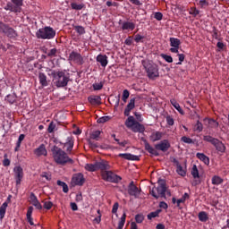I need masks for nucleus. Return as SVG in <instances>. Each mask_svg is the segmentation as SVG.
<instances>
[{"mask_svg": "<svg viewBox=\"0 0 229 229\" xmlns=\"http://www.w3.org/2000/svg\"><path fill=\"white\" fill-rule=\"evenodd\" d=\"M199 5L200 8H205V6H208V2L207 0H199Z\"/></svg>", "mask_w": 229, "mask_h": 229, "instance_id": "nucleus-64", "label": "nucleus"}, {"mask_svg": "<svg viewBox=\"0 0 229 229\" xmlns=\"http://www.w3.org/2000/svg\"><path fill=\"white\" fill-rule=\"evenodd\" d=\"M213 146L216 148V151H219V153H225V151H226V147H225V144L218 139H216Z\"/></svg>", "mask_w": 229, "mask_h": 229, "instance_id": "nucleus-23", "label": "nucleus"}, {"mask_svg": "<svg viewBox=\"0 0 229 229\" xmlns=\"http://www.w3.org/2000/svg\"><path fill=\"white\" fill-rule=\"evenodd\" d=\"M55 128H56V124L55 123V122H51L47 128L48 133H53V131H55Z\"/></svg>", "mask_w": 229, "mask_h": 229, "instance_id": "nucleus-56", "label": "nucleus"}, {"mask_svg": "<svg viewBox=\"0 0 229 229\" xmlns=\"http://www.w3.org/2000/svg\"><path fill=\"white\" fill-rule=\"evenodd\" d=\"M12 201V195H9L7 197V199L5 202H4L0 207V219L3 221L4 219V216L6 215V208H8V203Z\"/></svg>", "mask_w": 229, "mask_h": 229, "instance_id": "nucleus-14", "label": "nucleus"}, {"mask_svg": "<svg viewBox=\"0 0 229 229\" xmlns=\"http://www.w3.org/2000/svg\"><path fill=\"white\" fill-rule=\"evenodd\" d=\"M217 139L210 136V135H206L203 137V140H205L206 142H210V144H213L216 142Z\"/></svg>", "mask_w": 229, "mask_h": 229, "instance_id": "nucleus-46", "label": "nucleus"}, {"mask_svg": "<svg viewBox=\"0 0 229 229\" xmlns=\"http://www.w3.org/2000/svg\"><path fill=\"white\" fill-rule=\"evenodd\" d=\"M180 44H182V42H180V39L176 38H170L171 47H180Z\"/></svg>", "mask_w": 229, "mask_h": 229, "instance_id": "nucleus-37", "label": "nucleus"}, {"mask_svg": "<svg viewBox=\"0 0 229 229\" xmlns=\"http://www.w3.org/2000/svg\"><path fill=\"white\" fill-rule=\"evenodd\" d=\"M102 180L105 182H110L111 183H119L123 178L121 176L114 174L112 171H104L101 173Z\"/></svg>", "mask_w": 229, "mask_h": 229, "instance_id": "nucleus-8", "label": "nucleus"}, {"mask_svg": "<svg viewBox=\"0 0 229 229\" xmlns=\"http://www.w3.org/2000/svg\"><path fill=\"white\" fill-rule=\"evenodd\" d=\"M34 155H36V157H47V149H46V145L41 144L38 148H37L34 150Z\"/></svg>", "mask_w": 229, "mask_h": 229, "instance_id": "nucleus-18", "label": "nucleus"}, {"mask_svg": "<svg viewBox=\"0 0 229 229\" xmlns=\"http://www.w3.org/2000/svg\"><path fill=\"white\" fill-rule=\"evenodd\" d=\"M71 7L72 10H83V4H78L76 3H72Z\"/></svg>", "mask_w": 229, "mask_h": 229, "instance_id": "nucleus-57", "label": "nucleus"}, {"mask_svg": "<svg viewBox=\"0 0 229 229\" xmlns=\"http://www.w3.org/2000/svg\"><path fill=\"white\" fill-rule=\"evenodd\" d=\"M125 126L130 128L134 133H144L146 127H144L140 123L135 121L133 116H129L125 121Z\"/></svg>", "mask_w": 229, "mask_h": 229, "instance_id": "nucleus-4", "label": "nucleus"}, {"mask_svg": "<svg viewBox=\"0 0 229 229\" xmlns=\"http://www.w3.org/2000/svg\"><path fill=\"white\" fill-rule=\"evenodd\" d=\"M182 142H184V144H193L194 141L192 140V139L187 137V136H182L181 138Z\"/></svg>", "mask_w": 229, "mask_h": 229, "instance_id": "nucleus-49", "label": "nucleus"}, {"mask_svg": "<svg viewBox=\"0 0 229 229\" xmlns=\"http://www.w3.org/2000/svg\"><path fill=\"white\" fill-rule=\"evenodd\" d=\"M107 121H110V116H102L98 119L97 123L99 124H103L105 123H107Z\"/></svg>", "mask_w": 229, "mask_h": 229, "instance_id": "nucleus-51", "label": "nucleus"}, {"mask_svg": "<svg viewBox=\"0 0 229 229\" xmlns=\"http://www.w3.org/2000/svg\"><path fill=\"white\" fill-rule=\"evenodd\" d=\"M142 65L148 76L149 80H155V78H158L160 73L158 72V65L149 61H142Z\"/></svg>", "mask_w": 229, "mask_h": 229, "instance_id": "nucleus-3", "label": "nucleus"}, {"mask_svg": "<svg viewBox=\"0 0 229 229\" xmlns=\"http://www.w3.org/2000/svg\"><path fill=\"white\" fill-rule=\"evenodd\" d=\"M199 219L202 223H207V221H208V216H207V213L205 211H201L199 213Z\"/></svg>", "mask_w": 229, "mask_h": 229, "instance_id": "nucleus-39", "label": "nucleus"}, {"mask_svg": "<svg viewBox=\"0 0 229 229\" xmlns=\"http://www.w3.org/2000/svg\"><path fill=\"white\" fill-rule=\"evenodd\" d=\"M103 82H96L93 84V90H101L103 89Z\"/></svg>", "mask_w": 229, "mask_h": 229, "instance_id": "nucleus-55", "label": "nucleus"}, {"mask_svg": "<svg viewBox=\"0 0 229 229\" xmlns=\"http://www.w3.org/2000/svg\"><path fill=\"white\" fill-rule=\"evenodd\" d=\"M155 148L157 151H163V153H165V151H169V148H171V143L168 140H163L159 143L156 144Z\"/></svg>", "mask_w": 229, "mask_h": 229, "instance_id": "nucleus-12", "label": "nucleus"}, {"mask_svg": "<svg viewBox=\"0 0 229 229\" xmlns=\"http://www.w3.org/2000/svg\"><path fill=\"white\" fill-rule=\"evenodd\" d=\"M211 182L213 185H221L224 180L223 178L219 177V175H215L212 177Z\"/></svg>", "mask_w": 229, "mask_h": 229, "instance_id": "nucleus-36", "label": "nucleus"}, {"mask_svg": "<svg viewBox=\"0 0 229 229\" xmlns=\"http://www.w3.org/2000/svg\"><path fill=\"white\" fill-rule=\"evenodd\" d=\"M128 194L133 196V198H139V196H140V190H139L133 181L128 185Z\"/></svg>", "mask_w": 229, "mask_h": 229, "instance_id": "nucleus-11", "label": "nucleus"}, {"mask_svg": "<svg viewBox=\"0 0 229 229\" xmlns=\"http://www.w3.org/2000/svg\"><path fill=\"white\" fill-rule=\"evenodd\" d=\"M56 53H58V49L52 48L49 52L47 53V56H49V58H53V57L56 56Z\"/></svg>", "mask_w": 229, "mask_h": 229, "instance_id": "nucleus-50", "label": "nucleus"}, {"mask_svg": "<svg viewBox=\"0 0 229 229\" xmlns=\"http://www.w3.org/2000/svg\"><path fill=\"white\" fill-rule=\"evenodd\" d=\"M99 135H101V131H95L90 134V139H92L93 140H98V139H99Z\"/></svg>", "mask_w": 229, "mask_h": 229, "instance_id": "nucleus-48", "label": "nucleus"}, {"mask_svg": "<svg viewBox=\"0 0 229 229\" xmlns=\"http://www.w3.org/2000/svg\"><path fill=\"white\" fill-rule=\"evenodd\" d=\"M171 105L174 106V108H175V110H177V112H179V114H181L182 115H183L185 114V112H183V109H182V107L180 106V104H178V102H176V100L173 99L171 100Z\"/></svg>", "mask_w": 229, "mask_h": 229, "instance_id": "nucleus-33", "label": "nucleus"}, {"mask_svg": "<svg viewBox=\"0 0 229 229\" xmlns=\"http://www.w3.org/2000/svg\"><path fill=\"white\" fill-rule=\"evenodd\" d=\"M24 4V0H11L4 7L6 12H12L13 13H21L22 12V5Z\"/></svg>", "mask_w": 229, "mask_h": 229, "instance_id": "nucleus-6", "label": "nucleus"}, {"mask_svg": "<svg viewBox=\"0 0 229 229\" xmlns=\"http://www.w3.org/2000/svg\"><path fill=\"white\" fill-rule=\"evenodd\" d=\"M52 155L54 162H55L57 165H67V164H74V160H72V158L69 157L67 152H65L59 147L54 146V148H52Z\"/></svg>", "mask_w": 229, "mask_h": 229, "instance_id": "nucleus-2", "label": "nucleus"}, {"mask_svg": "<svg viewBox=\"0 0 229 229\" xmlns=\"http://www.w3.org/2000/svg\"><path fill=\"white\" fill-rule=\"evenodd\" d=\"M193 130L194 131H198L199 133H201V131H203V123H201V122L199 121H197Z\"/></svg>", "mask_w": 229, "mask_h": 229, "instance_id": "nucleus-41", "label": "nucleus"}, {"mask_svg": "<svg viewBox=\"0 0 229 229\" xmlns=\"http://www.w3.org/2000/svg\"><path fill=\"white\" fill-rule=\"evenodd\" d=\"M57 185H59V187H63V192H64L65 194H67V192H69V186L67 185V183L58 180Z\"/></svg>", "mask_w": 229, "mask_h": 229, "instance_id": "nucleus-38", "label": "nucleus"}, {"mask_svg": "<svg viewBox=\"0 0 229 229\" xmlns=\"http://www.w3.org/2000/svg\"><path fill=\"white\" fill-rule=\"evenodd\" d=\"M49 76L53 78V83L57 87V89H62L64 87H67L69 85V81H71V75L69 72L65 71H51Z\"/></svg>", "mask_w": 229, "mask_h": 229, "instance_id": "nucleus-1", "label": "nucleus"}, {"mask_svg": "<svg viewBox=\"0 0 229 229\" xmlns=\"http://www.w3.org/2000/svg\"><path fill=\"white\" fill-rule=\"evenodd\" d=\"M64 148H66V153H71L72 148H74V139L72 137H68L66 142L64 144Z\"/></svg>", "mask_w": 229, "mask_h": 229, "instance_id": "nucleus-19", "label": "nucleus"}, {"mask_svg": "<svg viewBox=\"0 0 229 229\" xmlns=\"http://www.w3.org/2000/svg\"><path fill=\"white\" fill-rule=\"evenodd\" d=\"M162 212V209H157L154 212H151L148 215V219H153L155 217H158V215Z\"/></svg>", "mask_w": 229, "mask_h": 229, "instance_id": "nucleus-45", "label": "nucleus"}, {"mask_svg": "<svg viewBox=\"0 0 229 229\" xmlns=\"http://www.w3.org/2000/svg\"><path fill=\"white\" fill-rule=\"evenodd\" d=\"M135 221H136V223H142V221H144V216L136 215Z\"/></svg>", "mask_w": 229, "mask_h": 229, "instance_id": "nucleus-63", "label": "nucleus"}, {"mask_svg": "<svg viewBox=\"0 0 229 229\" xmlns=\"http://www.w3.org/2000/svg\"><path fill=\"white\" fill-rule=\"evenodd\" d=\"M5 101H7V103H9L10 105H13V103L17 101V95L15 94L7 95L5 98Z\"/></svg>", "mask_w": 229, "mask_h": 229, "instance_id": "nucleus-35", "label": "nucleus"}, {"mask_svg": "<svg viewBox=\"0 0 229 229\" xmlns=\"http://www.w3.org/2000/svg\"><path fill=\"white\" fill-rule=\"evenodd\" d=\"M33 214V206L29 207L27 210V221L30 225V226H33L35 223H33V217H31Z\"/></svg>", "mask_w": 229, "mask_h": 229, "instance_id": "nucleus-31", "label": "nucleus"}, {"mask_svg": "<svg viewBox=\"0 0 229 229\" xmlns=\"http://www.w3.org/2000/svg\"><path fill=\"white\" fill-rule=\"evenodd\" d=\"M36 36L38 38H42L43 40H51L56 37V30L51 27H45L39 29L36 32Z\"/></svg>", "mask_w": 229, "mask_h": 229, "instance_id": "nucleus-5", "label": "nucleus"}, {"mask_svg": "<svg viewBox=\"0 0 229 229\" xmlns=\"http://www.w3.org/2000/svg\"><path fill=\"white\" fill-rule=\"evenodd\" d=\"M134 108H135V98H131L130 102L128 103L127 106L125 107L124 115L126 117H130V113Z\"/></svg>", "mask_w": 229, "mask_h": 229, "instance_id": "nucleus-22", "label": "nucleus"}, {"mask_svg": "<svg viewBox=\"0 0 229 229\" xmlns=\"http://www.w3.org/2000/svg\"><path fill=\"white\" fill-rule=\"evenodd\" d=\"M88 101L93 106H98L101 105V97L98 95H91L88 98Z\"/></svg>", "mask_w": 229, "mask_h": 229, "instance_id": "nucleus-17", "label": "nucleus"}, {"mask_svg": "<svg viewBox=\"0 0 229 229\" xmlns=\"http://www.w3.org/2000/svg\"><path fill=\"white\" fill-rule=\"evenodd\" d=\"M97 62L100 64L101 67H106L108 65V56L106 55H98L96 58Z\"/></svg>", "mask_w": 229, "mask_h": 229, "instance_id": "nucleus-21", "label": "nucleus"}, {"mask_svg": "<svg viewBox=\"0 0 229 229\" xmlns=\"http://www.w3.org/2000/svg\"><path fill=\"white\" fill-rule=\"evenodd\" d=\"M117 210H119V202H115L112 208V214H117Z\"/></svg>", "mask_w": 229, "mask_h": 229, "instance_id": "nucleus-61", "label": "nucleus"}, {"mask_svg": "<svg viewBox=\"0 0 229 229\" xmlns=\"http://www.w3.org/2000/svg\"><path fill=\"white\" fill-rule=\"evenodd\" d=\"M187 199H189V193H184L181 199H177V207H180V204L187 201Z\"/></svg>", "mask_w": 229, "mask_h": 229, "instance_id": "nucleus-44", "label": "nucleus"}, {"mask_svg": "<svg viewBox=\"0 0 229 229\" xmlns=\"http://www.w3.org/2000/svg\"><path fill=\"white\" fill-rule=\"evenodd\" d=\"M30 203H31V205L38 210H42V204H40V201H38V199H37V196L33 192L30 193Z\"/></svg>", "mask_w": 229, "mask_h": 229, "instance_id": "nucleus-16", "label": "nucleus"}, {"mask_svg": "<svg viewBox=\"0 0 229 229\" xmlns=\"http://www.w3.org/2000/svg\"><path fill=\"white\" fill-rule=\"evenodd\" d=\"M122 30L123 31H126L128 30H130L131 31H133V30H135V23L131 21H123L122 23Z\"/></svg>", "mask_w": 229, "mask_h": 229, "instance_id": "nucleus-24", "label": "nucleus"}, {"mask_svg": "<svg viewBox=\"0 0 229 229\" xmlns=\"http://www.w3.org/2000/svg\"><path fill=\"white\" fill-rule=\"evenodd\" d=\"M174 162L176 164V173L180 176H185L187 174V170H185V168H183V166L180 165V163L176 161V159H174Z\"/></svg>", "mask_w": 229, "mask_h": 229, "instance_id": "nucleus-27", "label": "nucleus"}, {"mask_svg": "<svg viewBox=\"0 0 229 229\" xmlns=\"http://www.w3.org/2000/svg\"><path fill=\"white\" fill-rule=\"evenodd\" d=\"M44 208H46L47 210H51L52 207H53V202L51 201H45L44 202Z\"/></svg>", "mask_w": 229, "mask_h": 229, "instance_id": "nucleus-58", "label": "nucleus"}, {"mask_svg": "<svg viewBox=\"0 0 229 229\" xmlns=\"http://www.w3.org/2000/svg\"><path fill=\"white\" fill-rule=\"evenodd\" d=\"M124 223H126V213H123L119 223H118V228L117 229H123L124 228Z\"/></svg>", "mask_w": 229, "mask_h": 229, "instance_id": "nucleus-40", "label": "nucleus"}, {"mask_svg": "<svg viewBox=\"0 0 229 229\" xmlns=\"http://www.w3.org/2000/svg\"><path fill=\"white\" fill-rule=\"evenodd\" d=\"M144 146L146 151H148L150 155H153L154 157H158L160 154L157 150V148H153L147 140L143 139Z\"/></svg>", "mask_w": 229, "mask_h": 229, "instance_id": "nucleus-15", "label": "nucleus"}, {"mask_svg": "<svg viewBox=\"0 0 229 229\" xmlns=\"http://www.w3.org/2000/svg\"><path fill=\"white\" fill-rule=\"evenodd\" d=\"M190 13L191 15H194L196 17V15H199V11L195 7H192L190 11Z\"/></svg>", "mask_w": 229, "mask_h": 229, "instance_id": "nucleus-62", "label": "nucleus"}, {"mask_svg": "<svg viewBox=\"0 0 229 229\" xmlns=\"http://www.w3.org/2000/svg\"><path fill=\"white\" fill-rule=\"evenodd\" d=\"M129 98H130V91H128V89H124L123 92V97H122L123 103H126V101Z\"/></svg>", "mask_w": 229, "mask_h": 229, "instance_id": "nucleus-52", "label": "nucleus"}, {"mask_svg": "<svg viewBox=\"0 0 229 229\" xmlns=\"http://www.w3.org/2000/svg\"><path fill=\"white\" fill-rule=\"evenodd\" d=\"M13 173L16 180V185H21L22 178H24V170L21 167V165H18L13 168Z\"/></svg>", "mask_w": 229, "mask_h": 229, "instance_id": "nucleus-10", "label": "nucleus"}, {"mask_svg": "<svg viewBox=\"0 0 229 229\" xmlns=\"http://www.w3.org/2000/svg\"><path fill=\"white\" fill-rule=\"evenodd\" d=\"M161 57L167 62V64H173V57L165 54H162Z\"/></svg>", "mask_w": 229, "mask_h": 229, "instance_id": "nucleus-54", "label": "nucleus"}, {"mask_svg": "<svg viewBox=\"0 0 229 229\" xmlns=\"http://www.w3.org/2000/svg\"><path fill=\"white\" fill-rule=\"evenodd\" d=\"M191 173L193 178H199V171H198V166L196 165H193Z\"/></svg>", "mask_w": 229, "mask_h": 229, "instance_id": "nucleus-43", "label": "nucleus"}, {"mask_svg": "<svg viewBox=\"0 0 229 229\" xmlns=\"http://www.w3.org/2000/svg\"><path fill=\"white\" fill-rule=\"evenodd\" d=\"M163 17H164V14H162V13H160V12L156 13L154 15V18L157 21H162Z\"/></svg>", "mask_w": 229, "mask_h": 229, "instance_id": "nucleus-60", "label": "nucleus"}, {"mask_svg": "<svg viewBox=\"0 0 229 229\" xmlns=\"http://www.w3.org/2000/svg\"><path fill=\"white\" fill-rule=\"evenodd\" d=\"M97 169L98 171V169H101L103 173L104 171H108L110 169V165H108V162L106 161L97 162Z\"/></svg>", "mask_w": 229, "mask_h": 229, "instance_id": "nucleus-25", "label": "nucleus"}, {"mask_svg": "<svg viewBox=\"0 0 229 229\" xmlns=\"http://www.w3.org/2000/svg\"><path fill=\"white\" fill-rule=\"evenodd\" d=\"M159 186L157 188H153L150 191L151 196L153 198H156V199H158V198H165V191H167V187H165V180H159Z\"/></svg>", "mask_w": 229, "mask_h": 229, "instance_id": "nucleus-7", "label": "nucleus"}, {"mask_svg": "<svg viewBox=\"0 0 229 229\" xmlns=\"http://www.w3.org/2000/svg\"><path fill=\"white\" fill-rule=\"evenodd\" d=\"M204 121H207L208 128H219V123L214 119L205 118Z\"/></svg>", "mask_w": 229, "mask_h": 229, "instance_id": "nucleus-32", "label": "nucleus"}, {"mask_svg": "<svg viewBox=\"0 0 229 229\" xmlns=\"http://www.w3.org/2000/svg\"><path fill=\"white\" fill-rule=\"evenodd\" d=\"M74 30L80 35H85V28L83 26L76 25V26H74Z\"/></svg>", "mask_w": 229, "mask_h": 229, "instance_id": "nucleus-47", "label": "nucleus"}, {"mask_svg": "<svg viewBox=\"0 0 229 229\" xmlns=\"http://www.w3.org/2000/svg\"><path fill=\"white\" fill-rule=\"evenodd\" d=\"M38 80L41 87H47V85H49V81H47V76H46L44 72H39Z\"/></svg>", "mask_w": 229, "mask_h": 229, "instance_id": "nucleus-28", "label": "nucleus"}, {"mask_svg": "<svg viewBox=\"0 0 229 229\" xmlns=\"http://www.w3.org/2000/svg\"><path fill=\"white\" fill-rule=\"evenodd\" d=\"M68 60H70V62H73V64H77L78 65H83V56H81V54L72 51L69 57Z\"/></svg>", "mask_w": 229, "mask_h": 229, "instance_id": "nucleus-9", "label": "nucleus"}, {"mask_svg": "<svg viewBox=\"0 0 229 229\" xmlns=\"http://www.w3.org/2000/svg\"><path fill=\"white\" fill-rule=\"evenodd\" d=\"M85 169L86 171H89L90 173L98 171V162H96L95 164H86Z\"/></svg>", "mask_w": 229, "mask_h": 229, "instance_id": "nucleus-34", "label": "nucleus"}, {"mask_svg": "<svg viewBox=\"0 0 229 229\" xmlns=\"http://www.w3.org/2000/svg\"><path fill=\"white\" fill-rule=\"evenodd\" d=\"M197 158H199V160H200L201 162H203L206 165H208V164H210V158H208V157H207L204 153H197L196 154Z\"/></svg>", "mask_w": 229, "mask_h": 229, "instance_id": "nucleus-30", "label": "nucleus"}, {"mask_svg": "<svg viewBox=\"0 0 229 229\" xmlns=\"http://www.w3.org/2000/svg\"><path fill=\"white\" fill-rule=\"evenodd\" d=\"M163 135L164 133H162L161 131H154L150 135V140H152V142H157V140H161Z\"/></svg>", "mask_w": 229, "mask_h": 229, "instance_id": "nucleus-29", "label": "nucleus"}, {"mask_svg": "<svg viewBox=\"0 0 229 229\" xmlns=\"http://www.w3.org/2000/svg\"><path fill=\"white\" fill-rule=\"evenodd\" d=\"M41 178H45L47 182H51V174L46 172L41 174Z\"/></svg>", "mask_w": 229, "mask_h": 229, "instance_id": "nucleus-59", "label": "nucleus"}, {"mask_svg": "<svg viewBox=\"0 0 229 229\" xmlns=\"http://www.w3.org/2000/svg\"><path fill=\"white\" fill-rule=\"evenodd\" d=\"M25 137H26V135H24V134H21L19 136L14 151H19V148H21V144L22 143V140H24Z\"/></svg>", "mask_w": 229, "mask_h": 229, "instance_id": "nucleus-42", "label": "nucleus"}, {"mask_svg": "<svg viewBox=\"0 0 229 229\" xmlns=\"http://www.w3.org/2000/svg\"><path fill=\"white\" fill-rule=\"evenodd\" d=\"M72 183L81 187V185L85 183V177H83V174H75L72 178Z\"/></svg>", "mask_w": 229, "mask_h": 229, "instance_id": "nucleus-13", "label": "nucleus"}, {"mask_svg": "<svg viewBox=\"0 0 229 229\" xmlns=\"http://www.w3.org/2000/svg\"><path fill=\"white\" fill-rule=\"evenodd\" d=\"M2 33H4L10 38H15V37H17V31L10 28V26H8L7 24L5 25V28L4 29Z\"/></svg>", "mask_w": 229, "mask_h": 229, "instance_id": "nucleus-20", "label": "nucleus"}, {"mask_svg": "<svg viewBox=\"0 0 229 229\" xmlns=\"http://www.w3.org/2000/svg\"><path fill=\"white\" fill-rule=\"evenodd\" d=\"M11 164V161L10 159H8V155L7 154H4V160H3V165L4 167H8Z\"/></svg>", "mask_w": 229, "mask_h": 229, "instance_id": "nucleus-53", "label": "nucleus"}, {"mask_svg": "<svg viewBox=\"0 0 229 229\" xmlns=\"http://www.w3.org/2000/svg\"><path fill=\"white\" fill-rule=\"evenodd\" d=\"M118 157H120V158H124V160H140L139 156H135L130 153L119 154Z\"/></svg>", "mask_w": 229, "mask_h": 229, "instance_id": "nucleus-26", "label": "nucleus"}]
</instances>
